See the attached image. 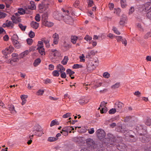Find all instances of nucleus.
<instances>
[{"instance_id": "1", "label": "nucleus", "mask_w": 151, "mask_h": 151, "mask_svg": "<svg viewBox=\"0 0 151 151\" xmlns=\"http://www.w3.org/2000/svg\"><path fill=\"white\" fill-rule=\"evenodd\" d=\"M62 10L63 13L62 15V17L64 18V21L68 24H72L73 23V20L71 17L68 16L69 14V11L67 10H65L63 8L62 9Z\"/></svg>"}, {"instance_id": "2", "label": "nucleus", "mask_w": 151, "mask_h": 151, "mask_svg": "<svg viewBox=\"0 0 151 151\" xmlns=\"http://www.w3.org/2000/svg\"><path fill=\"white\" fill-rule=\"evenodd\" d=\"M137 132L140 135H145L147 133V129L146 127L139 125L136 127Z\"/></svg>"}, {"instance_id": "3", "label": "nucleus", "mask_w": 151, "mask_h": 151, "mask_svg": "<svg viewBox=\"0 0 151 151\" xmlns=\"http://www.w3.org/2000/svg\"><path fill=\"white\" fill-rule=\"evenodd\" d=\"M32 132L33 134L39 137H41L44 134L41 127L39 125L35 126Z\"/></svg>"}, {"instance_id": "4", "label": "nucleus", "mask_w": 151, "mask_h": 151, "mask_svg": "<svg viewBox=\"0 0 151 151\" xmlns=\"http://www.w3.org/2000/svg\"><path fill=\"white\" fill-rule=\"evenodd\" d=\"M18 37L17 35H14L12 37L11 40L14 47L17 48H19L21 47V45L18 41Z\"/></svg>"}, {"instance_id": "5", "label": "nucleus", "mask_w": 151, "mask_h": 151, "mask_svg": "<svg viewBox=\"0 0 151 151\" xmlns=\"http://www.w3.org/2000/svg\"><path fill=\"white\" fill-rule=\"evenodd\" d=\"M12 56L11 60H10V64L12 65H14L16 64V62L19 61V57H18V54L17 53H12Z\"/></svg>"}, {"instance_id": "6", "label": "nucleus", "mask_w": 151, "mask_h": 151, "mask_svg": "<svg viewBox=\"0 0 151 151\" xmlns=\"http://www.w3.org/2000/svg\"><path fill=\"white\" fill-rule=\"evenodd\" d=\"M109 138H107V140L108 142V144L110 145H113L114 143L116 142V138L112 134H108Z\"/></svg>"}, {"instance_id": "7", "label": "nucleus", "mask_w": 151, "mask_h": 151, "mask_svg": "<svg viewBox=\"0 0 151 151\" xmlns=\"http://www.w3.org/2000/svg\"><path fill=\"white\" fill-rule=\"evenodd\" d=\"M96 135L99 139H102L105 136V133L104 131L102 129H99L96 132Z\"/></svg>"}, {"instance_id": "8", "label": "nucleus", "mask_w": 151, "mask_h": 151, "mask_svg": "<svg viewBox=\"0 0 151 151\" xmlns=\"http://www.w3.org/2000/svg\"><path fill=\"white\" fill-rule=\"evenodd\" d=\"M124 106V104L120 102H116L115 104V107L117 112L121 111L122 107Z\"/></svg>"}, {"instance_id": "9", "label": "nucleus", "mask_w": 151, "mask_h": 151, "mask_svg": "<svg viewBox=\"0 0 151 151\" xmlns=\"http://www.w3.org/2000/svg\"><path fill=\"white\" fill-rule=\"evenodd\" d=\"M52 37L53 38V41L52 45L53 46L54 45H57L58 44L59 39V35L56 33H55L53 35Z\"/></svg>"}, {"instance_id": "10", "label": "nucleus", "mask_w": 151, "mask_h": 151, "mask_svg": "<svg viewBox=\"0 0 151 151\" xmlns=\"http://www.w3.org/2000/svg\"><path fill=\"white\" fill-rule=\"evenodd\" d=\"M42 23L43 25L49 27H51L53 25V23L50 22H48L45 19L43 18L42 19Z\"/></svg>"}, {"instance_id": "11", "label": "nucleus", "mask_w": 151, "mask_h": 151, "mask_svg": "<svg viewBox=\"0 0 151 151\" xmlns=\"http://www.w3.org/2000/svg\"><path fill=\"white\" fill-rule=\"evenodd\" d=\"M127 146L124 143H120L117 145V148L119 150L123 151L126 150Z\"/></svg>"}, {"instance_id": "12", "label": "nucleus", "mask_w": 151, "mask_h": 151, "mask_svg": "<svg viewBox=\"0 0 151 151\" xmlns=\"http://www.w3.org/2000/svg\"><path fill=\"white\" fill-rule=\"evenodd\" d=\"M50 54L53 55L54 57L58 56L60 55V53L56 49H51L50 52Z\"/></svg>"}, {"instance_id": "13", "label": "nucleus", "mask_w": 151, "mask_h": 151, "mask_svg": "<svg viewBox=\"0 0 151 151\" xmlns=\"http://www.w3.org/2000/svg\"><path fill=\"white\" fill-rule=\"evenodd\" d=\"M2 52L4 55V57L7 58L8 57V55L9 53V46L2 50Z\"/></svg>"}, {"instance_id": "14", "label": "nucleus", "mask_w": 151, "mask_h": 151, "mask_svg": "<svg viewBox=\"0 0 151 151\" xmlns=\"http://www.w3.org/2000/svg\"><path fill=\"white\" fill-rule=\"evenodd\" d=\"M96 68V66L92 62L89 63L87 67V70L90 71L94 70Z\"/></svg>"}, {"instance_id": "15", "label": "nucleus", "mask_w": 151, "mask_h": 151, "mask_svg": "<svg viewBox=\"0 0 151 151\" xmlns=\"http://www.w3.org/2000/svg\"><path fill=\"white\" fill-rule=\"evenodd\" d=\"M142 138H140V140L142 142H146L149 141V136L146 134L145 135H143Z\"/></svg>"}, {"instance_id": "16", "label": "nucleus", "mask_w": 151, "mask_h": 151, "mask_svg": "<svg viewBox=\"0 0 151 151\" xmlns=\"http://www.w3.org/2000/svg\"><path fill=\"white\" fill-rule=\"evenodd\" d=\"M86 143L88 147L93 145L95 144L94 141L90 138L86 140Z\"/></svg>"}, {"instance_id": "17", "label": "nucleus", "mask_w": 151, "mask_h": 151, "mask_svg": "<svg viewBox=\"0 0 151 151\" xmlns=\"http://www.w3.org/2000/svg\"><path fill=\"white\" fill-rule=\"evenodd\" d=\"M145 9L146 11H151V2H149L145 3L144 5Z\"/></svg>"}, {"instance_id": "18", "label": "nucleus", "mask_w": 151, "mask_h": 151, "mask_svg": "<svg viewBox=\"0 0 151 151\" xmlns=\"http://www.w3.org/2000/svg\"><path fill=\"white\" fill-rule=\"evenodd\" d=\"M37 50H38L40 53L42 55H45V52L43 47L42 46L38 47L37 48Z\"/></svg>"}, {"instance_id": "19", "label": "nucleus", "mask_w": 151, "mask_h": 151, "mask_svg": "<svg viewBox=\"0 0 151 151\" xmlns=\"http://www.w3.org/2000/svg\"><path fill=\"white\" fill-rule=\"evenodd\" d=\"M31 25L32 27L35 29H37L39 27V23L35 21H32L31 23Z\"/></svg>"}, {"instance_id": "20", "label": "nucleus", "mask_w": 151, "mask_h": 151, "mask_svg": "<svg viewBox=\"0 0 151 151\" xmlns=\"http://www.w3.org/2000/svg\"><path fill=\"white\" fill-rule=\"evenodd\" d=\"M129 137V141L131 142H135L136 141L137 139V138L134 135L131 134H128Z\"/></svg>"}, {"instance_id": "21", "label": "nucleus", "mask_w": 151, "mask_h": 151, "mask_svg": "<svg viewBox=\"0 0 151 151\" xmlns=\"http://www.w3.org/2000/svg\"><path fill=\"white\" fill-rule=\"evenodd\" d=\"M57 68L58 70L60 73L64 72L65 70V68L63 67V65L60 64H59L57 66Z\"/></svg>"}, {"instance_id": "22", "label": "nucleus", "mask_w": 151, "mask_h": 151, "mask_svg": "<svg viewBox=\"0 0 151 151\" xmlns=\"http://www.w3.org/2000/svg\"><path fill=\"white\" fill-rule=\"evenodd\" d=\"M27 98V96L25 95H22L21 96V98L22 100V105H24V104L27 102V100L26 99Z\"/></svg>"}, {"instance_id": "23", "label": "nucleus", "mask_w": 151, "mask_h": 151, "mask_svg": "<svg viewBox=\"0 0 151 151\" xmlns=\"http://www.w3.org/2000/svg\"><path fill=\"white\" fill-rule=\"evenodd\" d=\"M29 53L28 50H26L24 52L20 53L19 55V58L20 59L23 58L27 55Z\"/></svg>"}, {"instance_id": "24", "label": "nucleus", "mask_w": 151, "mask_h": 151, "mask_svg": "<svg viewBox=\"0 0 151 151\" xmlns=\"http://www.w3.org/2000/svg\"><path fill=\"white\" fill-rule=\"evenodd\" d=\"M78 101L79 104L82 105L85 104L88 102V100L85 99L84 98L80 99Z\"/></svg>"}, {"instance_id": "25", "label": "nucleus", "mask_w": 151, "mask_h": 151, "mask_svg": "<svg viewBox=\"0 0 151 151\" xmlns=\"http://www.w3.org/2000/svg\"><path fill=\"white\" fill-rule=\"evenodd\" d=\"M10 113L13 115L17 113V111L13 105H11L10 106Z\"/></svg>"}, {"instance_id": "26", "label": "nucleus", "mask_w": 151, "mask_h": 151, "mask_svg": "<svg viewBox=\"0 0 151 151\" xmlns=\"http://www.w3.org/2000/svg\"><path fill=\"white\" fill-rule=\"evenodd\" d=\"M30 5L28 6V8L32 10H33L36 8V6L34 4V2L31 1L30 2Z\"/></svg>"}, {"instance_id": "27", "label": "nucleus", "mask_w": 151, "mask_h": 151, "mask_svg": "<svg viewBox=\"0 0 151 151\" xmlns=\"http://www.w3.org/2000/svg\"><path fill=\"white\" fill-rule=\"evenodd\" d=\"M68 60V58L67 56H65L64 59L61 61V63L63 65H65L67 64V63Z\"/></svg>"}, {"instance_id": "28", "label": "nucleus", "mask_w": 151, "mask_h": 151, "mask_svg": "<svg viewBox=\"0 0 151 151\" xmlns=\"http://www.w3.org/2000/svg\"><path fill=\"white\" fill-rule=\"evenodd\" d=\"M59 124V123L58 121H56V120H54L52 121L51 122L50 126L51 127H52L54 125H58Z\"/></svg>"}, {"instance_id": "29", "label": "nucleus", "mask_w": 151, "mask_h": 151, "mask_svg": "<svg viewBox=\"0 0 151 151\" xmlns=\"http://www.w3.org/2000/svg\"><path fill=\"white\" fill-rule=\"evenodd\" d=\"M78 39V37L75 36H72L71 37V41L73 44H75L76 41Z\"/></svg>"}, {"instance_id": "30", "label": "nucleus", "mask_w": 151, "mask_h": 151, "mask_svg": "<svg viewBox=\"0 0 151 151\" xmlns=\"http://www.w3.org/2000/svg\"><path fill=\"white\" fill-rule=\"evenodd\" d=\"M66 73L67 74H69L70 77H71L72 75L75 73V72L70 69H68L66 70Z\"/></svg>"}, {"instance_id": "31", "label": "nucleus", "mask_w": 151, "mask_h": 151, "mask_svg": "<svg viewBox=\"0 0 151 151\" xmlns=\"http://www.w3.org/2000/svg\"><path fill=\"white\" fill-rule=\"evenodd\" d=\"M41 62V60L40 58L36 59L34 63V65L35 67L37 66Z\"/></svg>"}, {"instance_id": "32", "label": "nucleus", "mask_w": 151, "mask_h": 151, "mask_svg": "<svg viewBox=\"0 0 151 151\" xmlns=\"http://www.w3.org/2000/svg\"><path fill=\"white\" fill-rule=\"evenodd\" d=\"M120 86V83H116L115 84L112 85L111 86V88L113 89H116V88H118Z\"/></svg>"}, {"instance_id": "33", "label": "nucleus", "mask_w": 151, "mask_h": 151, "mask_svg": "<svg viewBox=\"0 0 151 151\" xmlns=\"http://www.w3.org/2000/svg\"><path fill=\"white\" fill-rule=\"evenodd\" d=\"M145 124L148 126L151 125V119L147 117L145 122Z\"/></svg>"}, {"instance_id": "34", "label": "nucleus", "mask_w": 151, "mask_h": 151, "mask_svg": "<svg viewBox=\"0 0 151 151\" xmlns=\"http://www.w3.org/2000/svg\"><path fill=\"white\" fill-rule=\"evenodd\" d=\"M126 0H121L120 1L122 7L123 8H125L127 4H126Z\"/></svg>"}, {"instance_id": "35", "label": "nucleus", "mask_w": 151, "mask_h": 151, "mask_svg": "<svg viewBox=\"0 0 151 151\" xmlns=\"http://www.w3.org/2000/svg\"><path fill=\"white\" fill-rule=\"evenodd\" d=\"M18 12L21 15H23L25 13V11L23 9L20 8L18 9Z\"/></svg>"}, {"instance_id": "36", "label": "nucleus", "mask_w": 151, "mask_h": 151, "mask_svg": "<svg viewBox=\"0 0 151 151\" xmlns=\"http://www.w3.org/2000/svg\"><path fill=\"white\" fill-rule=\"evenodd\" d=\"M58 139V138H57V137H50L48 138V141L50 142H52L55 141L57 140Z\"/></svg>"}, {"instance_id": "37", "label": "nucleus", "mask_w": 151, "mask_h": 151, "mask_svg": "<svg viewBox=\"0 0 151 151\" xmlns=\"http://www.w3.org/2000/svg\"><path fill=\"white\" fill-rule=\"evenodd\" d=\"M19 26L22 31H24L25 30L27 26H23L22 24H19Z\"/></svg>"}, {"instance_id": "38", "label": "nucleus", "mask_w": 151, "mask_h": 151, "mask_svg": "<svg viewBox=\"0 0 151 151\" xmlns=\"http://www.w3.org/2000/svg\"><path fill=\"white\" fill-rule=\"evenodd\" d=\"M44 42L45 44L46 45V47L47 48H48L50 46V44H49V40H44L43 41Z\"/></svg>"}, {"instance_id": "39", "label": "nucleus", "mask_w": 151, "mask_h": 151, "mask_svg": "<svg viewBox=\"0 0 151 151\" xmlns=\"http://www.w3.org/2000/svg\"><path fill=\"white\" fill-rule=\"evenodd\" d=\"M112 30L117 35H119L120 34V32L117 30V29L115 27H113Z\"/></svg>"}, {"instance_id": "40", "label": "nucleus", "mask_w": 151, "mask_h": 151, "mask_svg": "<svg viewBox=\"0 0 151 151\" xmlns=\"http://www.w3.org/2000/svg\"><path fill=\"white\" fill-rule=\"evenodd\" d=\"M52 74L54 76H58L60 75V73L58 70H55L53 72Z\"/></svg>"}, {"instance_id": "41", "label": "nucleus", "mask_w": 151, "mask_h": 151, "mask_svg": "<svg viewBox=\"0 0 151 151\" xmlns=\"http://www.w3.org/2000/svg\"><path fill=\"white\" fill-rule=\"evenodd\" d=\"M82 67V65L78 64H74L73 66V69H77L79 68H81Z\"/></svg>"}, {"instance_id": "42", "label": "nucleus", "mask_w": 151, "mask_h": 151, "mask_svg": "<svg viewBox=\"0 0 151 151\" xmlns=\"http://www.w3.org/2000/svg\"><path fill=\"white\" fill-rule=\"evenodd\" d=\"M27 41L28 44L29 45H32L33 42V40L32 39L29 38L27 39Z\"/></svg>"}, {"instance_id": "43", "label": "nucleus", "mask_w": 151, "mask_h": 151, "mask_svg": "<svg viewBox=\"0 0 151 151\" xmlns=\"http://www.w3.org/2000/svg\"><path fill=\"white\" fill-rule=\"evenodd\" d=\"M134 8L133 6H131L129 10V15L132 14L134 12Z\"/></svg>"}, {"instance_id": "44", "label": "nucleus", "mask_w": 151, "mask_h": 151, "mask_svg": "<svg viewBox=\"0 0 151 151\" xmlns=\"http://www.w3.org/2000/svg\"><path fill=\"white\" fill-rule=\"evenodd\" d=\"M116 111H117V110L115 108V109H112L109 110V113L110 114H112L115 113Z\"/></svg>"}, {"instance_id": "45", "label": "nucleus", "mask_w": 151, "mask_h": 151, "mask_svg": "<svg viewBox=\"0 0 151 151\" xmlns=\"http://www.w3.org/2000/svg\"><path fill=\"white\" fill-rule=\"evenodd\" d=\"M103 77L106 78H108L110 77V74L107 72H106L104 73L103 74Z\"/></svg>"}, {"instance_id": "46", "label": "nucleus", "mask_w": 151, "mask_h": 151, "mask_svg": "<svg viewBox=\"0 0 151 151\" xmlns=\"http://www.w3.org/2000/svg\"><path fill=\"white\" fill-rule=\"evenodd\" d=\"M44 92V91L43 90H39L37 92V95H42L43 94Z\"/></svg>"}, {"instance_id": "47", "label": "nucleus", "mask_w": 151, "mask_h": 151, "mask_svg": "<svg viewBox=\"0 0 151 151\" xmlns=\"http://www.w3.org/2000/svg\"><path fill=\"white\" fill-rule=\"evenodd\" d=\"M125 18H122L120 20L119 22V24L120 25H123L125 23Z\"/></svg>"}, {"instance_id": "48", "label": "nucleus", "mask_w": 151, "mask_h": 151, "mask_svg": "<svg viewBox=\"0 0 151 151\" xmlns=\"http://www.w3.org/2000/svg\"><path fill=\"white\" fill-rule=\"evenodd\" d=\"M35 20L37 22H39L40 20V17L39 14H37L36 15L35 17Z\"/></svg>"}, {"instance_id": "49", "label": "nucleus", "mask_w": 151, "mask_h": 151, "mask_svg": "<svg viewBox=\"0 0 151 151\" xmlns=\"http://www.w3.org/2000/svg\"><path fill=\"white\" fill-rule=\"evenodd\" d=\"M29 35V36L31 38H32L34 37L35 36V33L32 31H30Z\"/></svg>"}, {"instance_id": "50", "label": "nucleus", "mask_w": 151, "mask_h": 151, "mask_svg": "<svg viewBox=\"0 0 151 151\" xmlns=\"http://www.w3.org/2000/svg\"><path fill=\"white\" fill-rule=\"evenodd\" d=\"M106 108L104 107H102L100 110L101 113V114L106 113L107 112Z\"/></svg>"}, {"instance_id": "51", "label": "nucleus", "mask_w": 151, "mask_h": 151, "mask_svg": "<svg viewBox=\"0 0 151 151\" xmlns=\"http://www.w3.org/2000/svg\"><path fill=\"white\" fill-rule=\"evenodd\" d=\"M116 38L118 42H120L123 39L122 37L121 36H116Z\"/></svg>"}, {"instance_id": "52", "label": "nucleus", "mask_w": 151, "mask_h": 151, "mask_svg": "<svg viewBox=\"0 0 151 151\" xmlns=\"http://www.w3.org/2000/svg\"><path fill=\"white\" fill-rule=\"evenodd\" d=\"M121 12V10L119 8H117L116 9H114V13L119 14Z\"/></svg>"}, {"instance_id": "53", "label": "nucleus", "mask_w": 151, "mask_h": 151, "mask_svg": "<svg viewBox=\"0 0 151 151\" xmlns=\"http://www.w3.org/2000/svg\"><path fill=\"white\" fill-rule=\"evenodd\" d=\"M11 19L12 20L14 23H17V22H19V21H17L16 17L14 16H12L11 18Z\"/></svg>"}, {"instance_id": "54", "label": "nucleus", "mask_w": 151, "mask_h": 151, "mask_svg": "<svg viewBox=\"0 0 151 151\" xmlns=\"http://www.w3.org/2000/svg\"><path fill=\"white\" fill-rule=\"evenodd\" d=\"M70 115L71 113H67L64 114L63 116V117L64 118H67L70 116Z\"/></svg>"}, {"instance_id": "55", "label": "nucleus", "mask_w": 151, "mask_h": 151, "mask_svg": "<svg viewBox=\"0 0 151 151\" xmlns=\"http://www.w3.org/2000/svg\"><path fill=\"white\" fill-rule=\"evenodd\" d=\"M131 116H127L124 118V122H127L129 121L131 119Z\"/></svg>"}, {"instance_id": "56", "label": "nucleus", "mask_w": 151, "mask_h": 151, "mask_svg": "<svg viewBox=\"0 0 151 151\" xmlns=\"http://www.w3.org/2000/svg\"><path fill=\"white\" fill-rule=\"evenodd\" d=\"M36 48V46H32L30 47L29 50V52L31 51H34L35 50Z\"/></svg>"}, {"instance_id": "57", "label": "nucleus", "mask_w": 151, "mask_h": 151, "mask_svg": "<svg viewBox=\"0 0 151 151\" xmlns=\"http://www.w3.org/2000/svg\"><path fill=\"white\" fill-rule=\"evenodd\" d=\"M5 13L0 12V19L4 18L6 16Z\"/></svg>"}, {"instance_id": "58", "label": "nucleus", "mask_w": 151, "mask_h": 151, "mask_svg": "<svg viewBox=\"0 0 151 151\" xmlns=\"http://www.w3.org/2000/svg\"><path fill=\"white\" fill-rule=\"evenodd\" d=\"M92 37L88 35H86L84 37V39L87 41H90Z\"/></svg>"}, {"instance_id": "59", "label": "nucleus", "mask_w": 151, "mask_h": 151, "mask_svg": "<svg viewBox=\"0 0 151 151\" xmlns=\"http://www.w3.org/2000/svg\"><path fill=\"white\" fill-rule=\"evenodd\" d=\"M60 76L63 78H65L66 77L65 73L64 72L60 73Z\"/></svg>"}, {"instance_id": "60", "label": "nucleus", "mask_w": 151, "mask_h": 151, "mask_svg": "<svg viewBox=\"0 0 151 151\" xmlns=\"http://www.w3.org/2000/svg\"><path fill=\"white\" fill-rule=\"evenodd\" d=\"M121 42L125 46H126L127 45V41L125 39L123 38Z\"/></svg>"}, {"instance_id": "61", "label": "nucleus", "mask_w": 151, "mask_h": 151, "mask_svg": "<svg viewBox=\"0 0 151 151\" xmlns=\"http://www.w3.org/2000/svg\"><path fill=\"white\" fill-rule=\"evenodd\" d=\"M107 104V103L105 102L104 101H103L101 102V105H100V106L101 107H105L106 104Z\"/></svg>"}, {"instance_id": "62", "label": "nucleus", "mask_w": 151, "mask_h": 151, "mask_svg": "<svg viewBox=\"0 0 151 151\" xmlns=\"http://www.w3.org/2000/svg\"><path fill=\"white\" fill-rule=\"evenodd\" d=\"M43 42L42 41H39L38 42V44L37 46L38 47L42 46V47H43Z\"/></svg>"}, {"instance_id": "63", "label": "nucleus", "mask_w": 151, "mask_h": 151, "mask_svg": "<svg viewBox=\"0 0 151 151\" xmlns=\"http://www.w3.org/2000/svg\"><path fill=\"white\" fill-rule=\"evenodd\" d=\"M54 69V66L52 64H50L49 65V69L50 70H52Z\"/></svg>"}, {"instance_id": "64", "label": "nucleus", "mask_w": 151, "mask_h": 151, "mask_svg": "<svg viewBox=\"0 0 151 151\" xmlns=\"http://www.w3.org/2000/svg\"><path fill=\"white\" fill-rule=\"evenodd\" d=\"M147 17L151 20V11L148 12L147 14Z\"/></svg>"}]
</instances>
